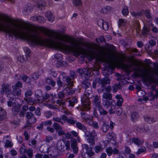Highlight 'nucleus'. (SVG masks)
I'll use <instances>...</instances> for the list:
<instances>
[{
    "label": "nucleus",
    "instance_id": "nucleus-45",
    "mask_svg": "<svg viewBox=\"0 0 158 158\" xmlns=\"http://www.w3.org/2000/svg\"><path fill=\"white\" fill-rule=\"evenodd\" d=\"M146 152V148L145 147L141 148L138 149L137 152L136 153V154L138 155L143 152Z\"/></svg>",
    "mask_w": 158,
    "mask_h": 158
},
{
    "label": "nucleus",
    "instance_id": "nucleus-22",
    "mask_svg": "<svg viewBox=\"0 0 158 158\" xmlns=\"http://www.w3.org/2000/svg\"><path fill=\"white\" fill-rule=\"evenodd\" d=\"M21 78L23 81L27 83H29L31 81V78L26 75L23 74L21 76Z\"/></svg>",
    "mask_w": 158,
    "mask_h": 158
},
{
    "label": "nucleus",
    "instance_id": "nucleus-36",
    "mask_svg": "<svg viewBox=\"0 0 158 158\" xmlns=\"http://www.w3.org/2000/svg\"><path fill=\"white\" fill-rule=\"evenodd\" d=\"M132 141L135 144L137 145H139L141 143L140 140L137 138H133L132 139Z\"/></svg>",
    "mask_w": 158,
    "mask_h": 158
},
{
    "label": "nucleus",
    "instance_id": "nucleus-25",
    "mask_svg": "<svg viewBox=\"0 0 158 158\" xmlns=\"http://www.w3.org/2000/svg\"><path fill=\"white\" fill-rule=\"evenodd\" d=\"M18 61L20 62H23L27 60V57L26 56H19L17 58Z\"/></svg>",
    "mask_w": 158,
    "mask_h": 158
},
{
    "label": "nucleus",
    "instance_id": "nucleus-5",
    "mask_svg": "<svg viewBox=\"0 0 158 158\" xmlns=\"http://www.w3.org/2000/svg\"><path fill=\"white\" fill-rule=\"evenodd\" d=\"M82 86L84 89H85L84 94L87 97L91 92V88L90 83L89 80H85L83 81Z\"/></svg>",
    "mask_w": 158,
    "mask_h": 158
},
{
    "label": "nucleus",
    "instance_id": "nucleus-3",
    "mask_svg": "<svg viewBox=\"0 0 158 158\" xmlns=\"http://www.w3.org/2000/svg\"><path fill=\"white\" fill-rule=\"evenodd\" d=\"M70 143L69 141L60 140L58 141L56 146L58 150L61 152H63L65 150H69L70 149Z\"/></svg>",
    "mask_w": 158,
    "mask_h": 158
},
{
    "label": "nucleus",
    "instance_id": "nucleus-12",
    "mask_svg": "<svg viewBox=\"0 0 158 158\" xmlns=\"http://www.w3.org/2000/svg\"><path fill=\"white\" fill-rule=\"evenodd\" d=\"M33 10V7L31 5H27L24 8L23 12L24 14L27 15L30 13Z\"/></svg>",
    "mask_w": 158,
    "mask_h": 158
},
{
    "label": "nucleus",
    "instance_id": "nucleus-64",
    "mask_svg": "<svg viewBox=\"0 0 158 158\" xmlns=\"http://www.w3.org/2000/svg\"><path fill=\"white\" fill-rule=\"evenodd\" d=\"M64 94L62 92H59L58 94V97L59 98L62 99L64 97Z\"/></svg>",
    "mask_w": 158,
    "mask_h": 158
},
{
    "label": "nucleus",
    "instance_id": "nucleus-61",
    "mask_svg": "<svg viewBox=\"0 0 158 158\" xmlns=\"http://www.w3.org/2000/svg\"><path fill=\"white\" fill-rule=\"evenodd\" d=\"M104 23L105 22L102 19H100L98 20V24L100 27H101L103 25Z\"/></svg>",
    "mask_w": 158,
    "mask_h": 158
},
{
    "label": "nucleus",
    "instance_id": "nucleus-13",
    "mask_svg": "<svg viewBox=\"0 0 158 158\" xmlns=\"http://www.w3.org/2000/svg\"><path fill=\"white\" fill-rule=\"evenodd\" d=\"M144 121L149 124H152L156 121V119L153 117L145 115L144 116Z\"/></svg>",
    "mask_w": 158,
    "mask_h": 158
},
{
    "label": "nucleus",
    "instance_id": "nucleus-62",
    "mask_svg": "<svg viewBox=\"0 0 158 158\" xmlns=\"http://www.w3.org/2000/svg\"><path fill=\"white\" fill-rule=\"evenodd\" d=\"M27 121L28 123H30L31 124H32L35 123L36 121V118L33 117L32 118L28 120Z\"/></svg>",
    "mask_w": 158,
    "mask_h": 158
},
{
    "label": "nucleus",
    "instance_id": "nucleus-49",
    "mask_svg": "<svg viewBox=\"0 0 158 158\" xmlns=\"http://www.w3.org/2000/svg\"><path fill=\"white\" fill-rule=\"evenodd\" d=\"M139 115L138 114L135 112H134L131 114V117L133 120H135L138 118Z\"/></svg>",
    "mask_w": 158,
    "mask_h": 158
},
{
    "label": "nucleus",
    "instance_id": "nucleus-63",
    "mask_svg": "<svg viewBox=\"0 0 158 158\" xmlns=\"http://www.w3.org/2000/svg\"><path fill=\"white\" fill-rule=\"evenodd\" d=\"M125 152L127 154H130L131 153V149L130 148L127 146H125L124 149Z\"/></svg>",
    "mask_w": 158,
    "mask_h": 158
},
{
    "label": "nucleus",
    "instance_id": "nucleus-2",
    "mask_svg": "<svg viewBox=\"0 0 158 158\" xmlns=\"http://www.w3.org/2000/svg\"><path fill=\"white\" fill-rule=\"evenodd\" d=\"M110 79L107 77L102 79L98 78L96 79L94 82L93 87L94 88H95L97 86L98 88V91L104 92L106 86L107 84L110 83Z\"/></svg>",
    "mask_w": 158,
    "mask_h": 158
},
{
    "label": "nucleus",
    "instance_id": "nucleus-31",
    "mask_svg": "<svg viewBox=\"0 0 158 158\" xmlns=\"http://www.w3.org/2000/svg\"><path fill=\"white\" fill-rule=\"evenodd\" d=\"M35 158H48V155L47 154L43 155L40 153H37L35 155Z\"/></svg>",
    "mask_w": 158,
    "mask_h": 158
},
{
    "label": "nucleus",
    "instance_id": "nucleus-44",
    "mask_svg": "<svg viewBox=\"0 0 158 158\" xmlns=\"http://www.w3.org/2000/svg\"><path fill=\"white\" fill-rule=\"evenodd\" d=\"M106 151L108 156H110L112 155V149L111 147H108L106 149Z\"/></svg>",
    "mask_w": 158,
    "mask_h": 158
},
{
    "label": "nucleus",
    "instance_id": "nucleus-55",
    "mask_svg": "<svg viewBox=\"0 0 158 158\" xmlns=\"http://www.w3.org/2000/svg\"><path fill=\"white\" fill-rule=\"evenodd\" d=\"M81 117L85 121H87L89 119V118L87 115H85V113L81 112Z\"/></svg>",
    "mask_w": 158,
    "mask_h": 158
},
{
    "label": "nucleus",
    "instance_id": "nucleus-1",
    "mask_svg": "<svg viewBox=\"0 0 158 158\" xmlns=\"http://www.w3.org/2000/svg\"><path fill=\"white\" fill-rule=\"evenodd\" d=\"M134 70L135 71V75L137 77L141 76L144 81L150 83H157V81L154 77V74H155L158 76V68H156L155 69L152 70L151 69L146 70L145 71L142 72L141 74L137 72H142V69L139 67H135Z\"/></svg>",
    "mask_w": 158,
    "mask_h": 158
},
{
    "label": "nucleus",
    "instance_id": "nucleus-58",
    "mask_svg": "<svg viewBox=\"0 0 158 158\" xmlns=\"http://www.w3.org/2000/svg\"><path fill=\"white\" fill-rule=\"evenodd\" d=\"M122 112V108L120 107L118 108L116 110V113L118 116H120L121 115Z\"/></svg>",
    "mask_w": 158,
    "mask_h": 158
},
{
    "label": "nucleus",
    "instance_id": "nucleus-30",
    "mask_svg": "<svg viewBox=\"0 0 158 158\" xmlns=\"http://www.w3.org/2000/svg\"><path fill=\"white\" fill-rule=\"evenodd\" d=\"M53 126L54 129L57 131L59 130H60L61 129L62 127H61L60 125L57 123H54L53 124Z\"/></svg>",
    "mask_w": 158,
    "mask_h": 158
},
{
    "label": "nucleus",
    "instance_id": "nucleus-57",
    "mask_svg": "<svg viewBox=\"0 0 158 158\" xmlns=\"http://www.w3.org/2000/svg\"><path fill=\"white\" fill-rule=\"evenodd\" d=\"M137 95L139 97H141L143 96L145 94V92L142 90H138L137 91Z\"/></svg>",
    "mask_w": 158,
    "mask_h": 158
},
{
    "label": "nucleus",
    "instance_id": "nucleus-20",
    "mask_svg": "<svg viewBox=\"0 0 158 158\" xmlns=\"http://www.w3.org/2000/svg\"><path fill=\"white\" fill-rule=\"evenodd\" d=\"M45 82L48 84H50L53 87H54L56 84V82L51 78H49L45 79Z\"/></svg>",
    "mask_w": 158,
    "mask_h": 158
},
{
    "label": "nucleus",
    "instance_id": "nucleus-16",
    "mask_svg": "<svg viewBox=\"0 0 158 158\" xmlns=\"http://www.w3.org/2000/svg\"><path fill=\"white\" fill-rule=\"evenodd\" d=\"M45 16L49 21L52 22L53 21L54 19V18L52 14L50 11L46 12L45 13Z\"/></svg>",
    "mask_w": 158,
    "mask_h": 158
},
{
    "label": "nucleus",
    "instance_id": "nucleus-23",
    "mask_svg": "<svg viewBox=\"0 0 158 158\" xmlns=\"http://www.w3.org/2000/svg\"><path fill=\"white\" fill-rule=\"evenodd\" d=\"M103 104L104 106L106 108H109L110 106H111L112 102L109 100L102 99Z\"/></svg>",
    "mask_w": 158,
    "mask_h": 158
},
{
    "label": "nucleus",
    "instance_id": "nucleus-54",
    "mask_svg": "<svg viewBox=\"0 0 158 158\" xmlns=\"http://www.w3.org/2000/svg\"><path fill=\"white\" fill-rule=\"evenodd\" d=\"M85 70V72H84V74L85 75H88L90 74L91 72H92V69L88 68H84Z\"/></svg>",
    "mask_w": 158,
    "mask_h": 158
},
{
    "label": "nucleus",
    "instance_id": "nucleus-48",
    "mask_svg": "<svg viewBox=\"0 0 158 158\" xmlns=\"http://www.w3.org/2000/svg\"><path fill=\"white\" fill-rule=\"evenodd\" d=\"M131 15L133 16L135 18H137L139 16H140L141 15V14L139 12H135L133 11L131 13Z\"/></svg>",
    "mask_w": 158,
    "mask_h": 158
},
{
    "label": "nucleus",
    "instance_id": "nucleus-41",
    "mask_svg": "<svg viewBox=\"0 0 158 158\" xmlns=\"http://www.w3.org/2000/svg\"><path fill=\"white\" fill-rule=\"evenodd\" d=\"M149 28L146 27H144L142 30V34L144 35H146L149 32Z\"/></svg>",
    "mask_w": 158,
    "mask_h": 158
},
{
    "label": "nucleus",
    "instance_id": "nucleus-6",
    "mask_svg": "<svg viewBox=\"0 0 158 158\" xmlns=\"http://www.w3.org/2000/svg\"><path fill=\"white\" fill-rule=\"evenodd\" d=\"M2 88L0 93L2 95L6 94L7 96L11 94L12 91L10 85L6 83H4L1 85Z\"/></svg>",
    "mask_w": 158,
    "mask_h": 158
},
{
    "label": "nucleus",
    "instance_id": "nucleus-8",
    "mask_svg": "<svg viewBox=\"0 0 158 158\" xmlns=\"http://www.w3.org/2000/svg\"><path fill=\"white\" fill-rule=\"evenodd\" d=\"M62 120L64 121H66L69 124L73 125L75 124L76 122V120H74L73 118H68L65 115H63L61 116Z\"/></svg>",
    "mask_w": 158,
    "mask_h": 158
},
{
    "label": "nucleus",
    "instance_id": "nucleus-10",
    "mask_svg": "<svg viewBox=\"0 0 158 158\" xmlns=\"http://www.w3.org/2000/svg\"><path fill=\"white\" fill-rule=\"evenodd\" d=\"M24 100L30 105H33L35 103L40 102V99L38 98L37 100H33L31 97L24 98Z\"/></svg>",
    "mask_w": 158,
    "mask_h": 158
},
{
    "label": "nucleus",
    "instance_id": "nucleus-18",
    "mask_svg": "<svg viewBox=\"0 0 158 158\" xmlns=\"http://www.w3.org/2000/svg\"><path fill=\"white\" fill-rule=\"evenodd\" d=\"M13 88L12 94L14 96H19L21 94V91L20 89L18 88Z\"/></svg>",
    "mask_w": 158,
    "mask_h": 158
},
{
    "label": "nucleus",
    "instance_id": "nucleus-39",
    "mask_svg": "<svg viewBox=\"0 0 158 158\" xmlns=\"http://www.w3.org/2000/svg\"><path fill=\"white\" fill-rule=\"evenodd\" d=\"M121 88V85L120 83L115 85L113 87V89L114 92H117L118 89H120Z\"/></svg>",
    "mask_w": 158,
    "mask_h": 158
},
{
    "label": "nucleus",
    "instance_id": "nucleus-33",
    "mask_svg": "<svg viewBox=\"0 0 158 158\" xmlns=\"http://www.w3.org/2000/svg\"><path fill=\"white\" fill-rule=\"evenodd\" d=\"M77 102V99L75 98H73L71 100L69 101V105L73 106Z\"/></svg>",
    "mask_w": 158,
    "mask_h": 158
},
{
    "label": "nucleus",
    "instance_id": "nucleus-60",
    "mask_svg": "<svg viewBox=\"0 0 158 158\" xmlns=\"http://www.w3.org/2000/svg\"><path fill=\"white\" fill-rule=\"evenodd\" d=\"M66 81L67 82L68 85H70L71 86L73 85V81L69 77H68L66 78Z\"/></svg>",
    "mask_w": 158,
    "mask_h": 158
},
{
    "label": "nucleus",
    "instance_id": "nucleus-21",
    "mask_svg": "<svg viewBox=\"0 0 158 158\" xmlns=\"http://www.w3.org/2000/svg\"><path fill=\"white\" fill-rule=\"evenodd\" d=\"M133 64L135 65V64L134 63H133V64L129 65L123 64L122 66L123 68L127 71L128 72H131L132 70L131 68Z\"/></svg>",
    "mask_w": 158,
    "mask_h": 158
},
{
    "label": "nucleus",
    "instance_id": "nucleus-7",
    "mask_svg": "<svg viewBox=\"0 0 158 158\" xmlns=\"http://www.w3.org/2000/svg\"><path fill=\"white\" fill-rule=\"evenodd\" d=\"M71 146L73 150V152L75 154H77L78 152V148L77 147V143L76 139H72Z\"/></svg>",
    "mask_w": 158,
    "mask_h": 158
},
{
    "label": "nucleus",
    "instance_id": "nucleus-26",
    "mask_svg": "<svg viewBox=\"0 0 158 158\" xmlns=\"http://www.w3.org/2000/svg\"><path fill=\"white\" fill-rule=\"evenodd\" d=\"M103 149L102 145H97L95 147V151L96 153H98L102 152Z\"/></svg>",
    "mask_w": 158,
    "mask_h": 158
},
{
    "label": "nucleus",
    "instance_id": "nucleus-43",
    "mask_svg": "<svg viewBox=\"0 0 158 158\" xmlns=\"http://www.w3.org/2000/svg\"><path fill=\"white\" fill-rule=\"evenodd\" d=\"M115 106L114 105L111 106L108 112L110 114H114L115 113Z\"/></svg>",
    "mask_w": 158,
    "mask_h": 158
},
{
    "label": "nucleus",
    "instance_id": "nucleus-9",
    "mask_svg": "<svg viewBox=\"0 0 158 158\" xmlns=\"http://www.w3.org/2000/svg\"><path fill=\"white\" fill-rule=\"evenodd\" d=\"M82 100L84 102L83 104V108L85 110H88L90 109V105L89 103L90 102L89 99L86 96V98H84L82 99Z\"/></svg>",
    "mask_w": 158,
    "mask_h": 158
},
{
    "label": "nucleus",
    "instance_id": "nucleus-46",
    "mask_svg": "<svg viewBox=\"0 0 158 158\" xmlns=\"http://www.w3.org/2000/svg\"><path fill=\"white\" fill-rule=\"evenodd\" d=\"M50 97V95L48 94H44L43 95V100L41 101H46L47 102L48 101V99H49Z\"/></svg>",
    "mask_w": 158,
    "mask_h": 158
},
{
    "label": "nucleus",
    "instance_id": "nucleus-32",
    "mask_svg": "<svg viewBox=\"0 0 158 158\" xmlns=\"http://www.w3.org/2000/svg\"><path fill=\"white\" fill-rule=\"evenodd\" d=\"M26 147L23 144H22L20 148L19 152L21 154H23L26 152Z\"/></svg>",
    "mask_w": 158,
    "mask_h": 158
},
{
    "label": "nucleus",
    "instance_id": "nucleus-4",
    "mask_svg": "<svg viewBox=\"0 0 158 158\" xmlns=\"http://www.w3.org/2000/svg\"><path fill=\"white\" fill-rule=\"evenodd\" d=\"M85 134L88 138L87 139L88 142L92 145L94 144L95 138L97 136L96 131L93 130L91 132L89 131H85Z\"/></svg>",
    "mask_w": 158,
    "mask_h": 158
},
{
    "label": "nucleus",
    "instance_id": "nucleus-29",
    "mask_svg": "<svg viewBox=\"0 0 158 158\" xmlns=\"http://www.w3.org/2000/svg\"><path fill=\"white\" fill-rule=\"evenodd\" d=\"M28 156L31 158L33 156V150L31 148L28 149L26 152Z\"/></svg>",
    "mask_w": 158,
    "mask_h": 158
},
{
    "label": "nucleus",
    "instance_id": "nucleus-17",
    "mask_svg": "<svg viewBox=\"0 0 158 158\" xmlns=\"http://www.w3.org/2000/svg\"><path fill=\"white\" fill-rule=\"evenodd\" d=\"M112 97L111 94L105 92L103 94L102 99L111 100L112 99Z\"/></svg>",
    "mask_w": 158,
    "mask_h": 158
},
{
    "label": "nucleus",
    "instance_id": "nucleus-14",
    "mask_svg": "<svg viewBox=\"0 0 158 158\" xmlns=\"http://www.w3.org/2000/svg\"><path fill=\"white\" fill-rule=\"evenodd\" d=\"M94 104L95 106L98 108L101 106L100 104V98L99 97L98 95H95L93 100Z\"/></svg>",
    "mask_w": 158,
    "mask_h": 158
},
{
    "label": "nucleus",
    "instance_id": "nucleus-52",
    "mask_svg": "<svg viewBox=\"0 0 158 158\" xmlns=\"http://www.w3.org/2000/svg\"><path fill=\"white\" fill-rule=\"evenodd\" d=\"M35 97L36 98L40 97L42 95V92L41 90H38L35 91Z\"/></svg>",
    "mask_w": 158,
    "mask_h": 158
},
{
    "label": "nucleus",
    "instance_id": "nucleus-35",
    "mask_svg": "<svg viewBox=\"0 0 158 158\" xmlns=\"http://www.w3.org/2000/svg\"><path fill=\"white\" fill-rule=\"evenodd\" d=\"M62 118L61 117H54L53 118V120L55 122L58 123H60L62 124H64V123L62 122Z\"/></svg>",
    "mask_w": 158,
    "mask_h": 158
},
{
    "label": "nucleus",
    "instance_id": "nucleus-37",
    "mask_svg": "<svg viewBox=\"0 0 158 158\" xmlns=\"http://www.w3.org/2000/svg\"><path fill=\"white\" fill-rule=\"evenodd\" d=\"M46 5V3L45 2H43L42 3H38L37 5V7L38 8H41V9L44 8Z\"/></svg>",
    "mask_w": 158,
    "mask_h": 158
},
{
    "label": "nucleus",
    "instance_id": "nucleus-34",
    "mask_svg": "<svg viewBox=\"0 0 158 158\" xmlns=\"http://www.w3.org/2000/svg\"><path fill=\"white\" fill-rule=\"evenodd\" d=\"M98 110H99V113L102 115H106L107 114V112L105 110L102 108V106L98 108Z\"/></svg>",
    "mask_w": 158,
    "mask_h": 158
},
{
    "label": "nucleus",
    "instance_id": "nucleus-59",
    "mask_svg": "<svg viewBox=\"0 0 158 158\" xmlns=\"http://www.w3.org/2000/svg\"><path fill=\"white\" fill-rule=\"evenodd\" d=\"M137 131L139 132H147L148 130H146L144 127H137L136 128Z\"/></svg>",
    "mask_w": 158,
    "mask_h": 158
},
{
    "label": "nucleus",
    "instance_id": "nucleus-19",
    "mask_svg": "<svg viewBox=\"0 0 158 158\" xmlns=\"http://www.w3.org/2000/svg\"><path fill=\"white\" fill-rule=\"evenodd\" d=\"M127 20L125 19H120L118 21V26H124L127 23Z\"/></svg>",
    "mask_w": 158,
    "mask_h": 158
},
{
    "label": "nucleus",
    "instance_id": "nucleus-15",
    "mask_svg": "<svg viewBox=\"0 0 158 158\" xmlns=\"http://www.w3.org/2000/svg\"><path fill=\"white\" fill-rule=\"evenodd\" d=\"M76 127L78 129L83 131L85 132L86 131H87L86 126L81 124V123L76 122Z\"/></svg>",
    "mask_w": 158,
    "mask_h": 158
},
{
    "label": "nucleus",
    "instance_id": "nucleus-27",
    "mask_svg": "<svg viewBox=\"0 0 158 158\" xmlns=\"http://www.w3.org/2000/svg\"><path fill=\"white\" fill-rule=\"evenodd\" d=\"M109 7L108 6H106L102 8L100 10V12L102 14H106L109 11Z\"/></svg>",
    "mask_w": 158,
    "mask_h": 158
},
{
    "label": "nucleus",
    "instance_id": "nucleus-24",
    "mask_svg": "<svg viewBox=\"0 0 158 158\" xmlns=\"http://www.w3.org/2000/svg\"><path fill=\"white\" fill-rule=\"evenodd\" d=\"M89 124L92 126L95 129H98L99 128V125L98 122L96 121H90L89 123Z\"/></svg>",
    "mask_w": 158,
    "mask_h": 158
},
{
    "label": "nucleus",
    "instance_id": "nucleus-40",
    "mask_svg": "<svg viewBox=\"0 0 158 158\" xmlns=\"http://www.w3.org/2000/svg\"><path fill=\"white\" fill-rule=\"evenodd\" d=\"M81 0H73V4L75 6H78L81 5L82 4Z\"/></svg>",
    "mask_w": 158,
    "mask_h": 158
},
{
    "label": "nucleus",
    "instance_id": "nucleus-47",
    "mask_svg": "<svg viewBox=\"0 0 158 158\" xmlns=\"http://www.w3.org/2000/svg\"><path fill=\"white\" fill-rule=\"evenodd\" d=\"M37 20L39 23H43L45 21V20L44 18L42 16H38Z\"/></svg>",
    "mask_w": 158,
    "mask_h": 158
},
{
    "label": "nucleus",
    "instance_id": "nucleus-51",
    "mask_svg": "<svg viewBox=\"0 0 158 158\" xmlns=\"http://www.w3.org/2000/svg\"><path fill=\"white\" fill-rule=\"evenodd\" d=\"M22 87V84L20 81H18L17 83L14 85L13 86L12 88H21Z\"/></svg>",
    "mask_w": 158,
    "mask_h": 158
},
{
    "label": "nucleus",
    "instance_id": "nucleus-53",
    "mask_svg": "<svg viewBox=\"0 0 158 158\" xmlns=\"http://www.w3.org/2000/svg\"><path fill=\"white\" fill-rule=\"evenodd\" d=\"M33 116L34 114L32 112H28L26 113V117L28 119V120L30 119Z\"/></svg>",
    "mask_w": 158,
    "mask_h": 158
},
{
    "label": "nucleus",
    "instance_id": "nucleus-56",
    "mask_svg": "<svg viewBox=\"0 0 158 158\" xmlns=\"http://www.w3.org/2000/svg\"><path fill=\"white\" fill-rule=\"evenodd\" d=\"M32 94V92L30 90H28L25 94V98H28V97L31 96Z\"/></svg>",
    "mask_w": 158,
    "mask_h": 158
},
{
    "label": "nucleus",
    "instance_id": "nucleus-42",
    "mask_svg": "<svg viewBox=\"0 0 158 158\" xmlns=\"http://www.w3.org/2000/svg\"><path fill=\"white\" fill-rule=\"evenodd\" d=\"M109 129V127L108 125L106 124H104L102 127V130L104 132H106Z\"/></svg>",
    "mask_w": 158,
    "mask_h": 158
},
{
    "label": "nucleus",
    "instance_id": "nucleus-38",
    "mask_svg": "<svg viewBox=\"0 0 158 158\" xmlns=\"http://www.w3.org/2000/svg\"><path fill=\"white\" fill-rule=\"evenodd\" d=\"M13 146L12 142L9 140H6L5 143V147L6 148H11Z\"/></svg>",
    "mask_w": 158,
    "mask_h": 158
},
{
    "label": "nucleus",
    "instance_id": "nucleus-11",
    "mask_svg": "<svg viewBox=\"0 0 158 158\" xmlns=\"http://www.w3.org/2000/svg\"><path fill=\"white\" fill-rule=\"evenodd\" d=\"M115 98L117 100L115 104L118 106L120 107L123 102V99L120 95H117L115 96Z\"/></svg>",
    "mask_w": 158,
    "mask_h": 158
},
{
    "label": "nucleus",
    "instance_id": "nucleus-28",
    "mask_svg": "<svg viewBox=\"0 0 158 158\" xmlns=\"http://www.w3.org/2000/svg\"><path fill=\"white\" fill-rule=\"evenodd\" d=\"M122 13L124 16H126L128 15L129 13V11L127 6H125L124 7L122 11Z\"/></svg>",
    "mask_w": 158,
    "mask_h": 158
},
{
    "label": "nucleus",
    "instance_id": "nucleus-50",
    "mask_svg": "<svg viewBox=\"0 0 158 158\" xmlns=\"http://www.w3.org/2000/svg\"><path fill=\"white\" fill-rule=\"evenodd\" d=\"M144 15L148 19L151 18L150 11L149 10H146L145 11Z\"/></svg>",
    "mask_w": 158,
    "mask_h": 158
}]
</instances>
